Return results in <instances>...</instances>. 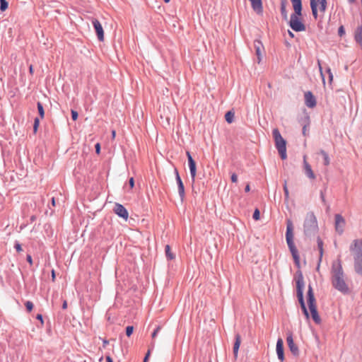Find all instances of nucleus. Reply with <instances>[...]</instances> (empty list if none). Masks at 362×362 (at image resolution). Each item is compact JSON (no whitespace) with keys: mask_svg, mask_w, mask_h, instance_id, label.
<instances>
[{"mask_svg":"<svg viewBox=\"0 0 362 362\" xmlns=\"http://www.w3.org/2000/svg\"><path fill=\"white\" fill-rule=\"evenodd\" d=\"M331 274L332 286L339 291L347 293L349 287L344 280V274L339 260L332 263Z\"/></svg>","mask_w":362,"mask_h":362,"instance_id":"obj_1","label":"nucleus"},{"mask_svg":"<svg viewBox=\"0 0 362 362\" xmlns=\"http://www.w3.org/2000/svg\"><path fill=\"white\" fill-rule=\"evenodd\" d=\"M291 1L293 4L295 13L291 16L289 25L291 28L296 32L304 31L305 30V26L301 22L300 18L302 11L301 0H291Z\"/></svg>","mask_w":362,"mask_h":362,"instance_id":"obj_2","label":"nucleus"},{"mask_svg":"<svg viewBox=\"0 0 362 362\" xmlns=\"http://www.w3.org/2000/svg\"><path fill=\"white\" fill-rule=\"evenodd\" d=\"M350 251L354 259V269L362 276V239L354 240L350 245Z\"/></svg>","mask_w":362,"mask_h":362,"instance_id":"obj_3","label":"nucleus"},{"mask_svg":"<svg viewBox=\"0 0 362 362\" xmlns=\"http://www.w3.org/2000/svg\"><path fill=\"white\" fill-rule=\"evenodd\" d=\"M286 243L288 244V248L296 264L299 267L300 266V257L298 255V250L295 246L293 242V223L290 220L287 221V226H286Z\"/></svg>","mask_w":362,"mask_h":362,"instance_id":"obj_4","label":"nucleus"},{"mask_svg":"<svg viewBox=\"0 0 362 362\" xmlns=\"http://www.w3.org/2000/svg\"><path fill=\"white\" fill-rule=\"evenodd\" d=\"M295 280L296 282V290H297V297L298 301L300 304V307L303 310V312L306 317L307 319L309 318V313L305 307V304L303 299V288H304V279L302 273L300 272H298L296 275Z\"/></svg>","mask_w":362,"mask_h":362,"instance_id":"obj_5","label":"nucleus"},{"mask_svg":"<svg viewBox=\"0 0 362 362\" xmlns=\"http://www.w3.org/2000/svg\"><path fill=\"white\" fill-rule=\"evenodd\" d=\"M307 303L309 307V310L311 313V316L313 320L315 323L320 324L321 322V319L318 315V312L317 310L316 300L314 296V293L313 291V288L310 285L308 286V291L307 293Z\"/></svg>","mask_w":362,"mask_h":362,"instance_id":"obj_6","label":"nucleus"},{"mask_svg":"<svg viewBox=\"0 0 362 362\" xmlns=\"http://www.w3.org/2000/svg\"><path fill=\"white\" fill-rule=\"evenodd\" d=\"M272 134L274 139L276 148H277L281 159H286L287 154L286 140L281 136L278 129H273Z\"/></svg>","mask_w":362,"mask_h":362,"instance_id":"obj_7","label":"nucleus"},{"mask_svg":"<svg viewBox=\"0 0 362 362\" xmlns=\"http://www.w3.org/2000/svg\"><path fill=\"white\" fill-rule=\"evenodd\" d=\"M303 227L304 233L306 235H310L317 231L318 226L317 218L313 212L307 213Z\"/></svg>","mask_w":362,"mask_h":362,"instance_id":"obj_8","label":"nucleus"},{"mask_svg":"<svg viewBox=\"0 0 362 362\" xmlns=\"http://www.w3.org/2000/svg\"><path fill=\"white\" fill-rule=\"evenodd\" d=\"M188 160V165L190 170V175L192 177V183H194L195 178L197 175V167H196V163L194 160L192 158L190 153L189 151H187L186 153Z\"/></svg>","mask_w":362,"mask_h":362,"instance_id":"obj_9","label":"nucleus"},{"mask_svg":"<svg viewBox=\"0 0 362 362\" xmlns=\"http://www.w3.org/2000/svg\"><path fill=\"white\" fill-rule=\"evenodd\" d=\"M92 23L94 27V29L95 30L98 39L100 42H103L105 37H104V30L103 28V26L100 21L96 18L92 19Z\"/></svg>","mask_w":362,"mask_h":362,"instance_id":"obj_10","label":"nucleus"},{"mask_svg":"<svg viewBox=\"0 0 362 362\" xmlns=\"http://www.w3.org/2000/svg\"><path fill=\"white\" fill-rule=\"evenodd\" d=\"M286 342L288 344V346L291 351V352L294 356H298L299 354V350L298 346L294 343L292 333H288L286 338Z\"/></svg>","mask_w":362,"mask_h":362,"instance_id":"obj_11","label":"nucleus"},{"mask_svg":"<svg viewBox=\"0 0 362 362\" xmlns=\"http://www.w3.org/2000/svg\"><path fill=\"white\" fill-rule=\"evenodd\" d=\"M115 213L119 217L123 218L124 220H127L129 217V213L127 210L120 204H115L114 207Z\"/></svg>","mask_w":362,"mask_h":362,"instance_id":"obj_12","label":"nucleus"},{"mask_svg":"<svg viewBox=\"0 0 362 362\" xmlns=\"http://www.w3.org/2000/svg\"><path fill=\"white\" fill-rule=\"evenodd\" d=\"M254 47L257 57V63L259 64L264 53V47L262 42L259 40H255L254 41Z\"/></svg>","mask_w":362,"mask_h":362,"instance_id":"obj_13","label":"nucleus"},{"mask_svg":"<svg viewBox=\"0 0 362 362\" xmlns=\"http://www.w3.org/2000/svg\"><path fill=\"white\" fill-rule=\"evenodd\" d=\"M344 226V218L340 214L335 215V229L339 234L343 233Z\"/></svg>","mask_w":362,"mask_h":362,"instance_id":"obj_14","label":"nucleus"},{"mask_svg":"<svg viewBox=\"0 0 362 362\" xmlns=\"http://www.w3.org/2000/svg\"><path fill=\"white\" fill-rule=\"evenodd\" d=\"M251 3V6L253 11L257 15H262L263 13V6L262 0H249Z\"/></svg>","mask_w":362,"mask_h":362,"instance_id":"obj_15","label":"nucleus"},{"mask_svg":"<svg viewBox=\"0 0 362 362\" xmlns=\"http://www.w3.org/2000/svg\"><path fill=\"white\" fill-rule=\"evenodd\" d=\"M305 105L310 108H313L316 105L315 98L310 91L305 93Z\"/></svg>","mask_w":362,"mask_h":362,"instance_id":"obj_16","label":"nucleus"},{"mask_svg":"<svg viewBox=\"0 0 362 362\" xmlns=\"http://www.w3.org/2000/svg\"><path fill=\"white\" fill-rule=\"evenodd\" d=\"M276 350L278 358L281 361V362H283L284 360V341L281 338L277 340Z\"/></svg>","mask_w":362,"mask_h":362,"instance_id":"obj_17","label":"nucleus"},{"mask_svg":"<svg viewBox=\"0 0 362 362\" xmlns=\"http://www.w3.org/2000/svg\"><path fill=\"white\" fill-rule=\"evenodd\" d=\"M175 175L176 181L178 187V192L180 196L181 200L182 201L185 197V187L177 170H175Z\"/></svg>","mask_w":362,"mask_h":362,"instance_id":"obj_18","label":"nucleus"},{"mask_svg":"<svg viewBox=\"0 0 362 362\" xmlns=\"http://www.w3.org/2000/svg\"><path fill=\"white\" fill-rule=\"evenodd\" d=\"M303 165H304V169H305V173L306 175L309 178L314 180L315 178V175L311 168L310 165L306 160V156H303Z\"/></svg>","mask_w":362,"mask_h":362,"instance_id":"obj_19","label":"nucleus"},{"mask_svg":"<svg viewBox=\"0 0 362 362\" xmlns=\"http://www.w3.org/2000/svg\"><path fill=\"white\" fill-rule=\"evenodd\" d=\"M235 343L233 345V355L234 358L236 360L238 355V350L241 344V337L239 334H236L235 337Z\"/></svg>","mask_w":362,"mask_h":362,"instance_id":"obj_20","label":"nucleus"},{"mask_svg":"<svg viewBox=\"0 0 362 362\" xmlns=\"http://www.w3.org/2000/svg\"><path fill=\"white\" fill-rule=\"evenodd\" d=\"M355 40L362 47V25L358 27L356 30Z\"/></svg>","mask_w":362,"mask_h":362,"instance_id":"obj_21","label":"nucleus"},{"mask_svg":"<svg viewBox=\"0 0 362 362\" xmlns=\"http://www.w3.org/2000/svg\"><path fill=\"white\" fill-rule=\"evenodd\" d=\"M286 0H281V13L285 20L288 19V12L286 10Z\"/></svg>","mask_w":362,"mask_h":362,"instance_id":"obj_22","label":"nucleus"},{"mask_svg":"<svg viewBox=\"0 0 362 362\" xmlns=\"http://www.w3.org/2000/svg\"><path fill=\"white\" fill-rule=\"evenodd\" d=\"M317 7L318 6L319 11L321 13H324L326 10L327 7V1L326 0H317Z\"/></svg>","mask_w":362,"mask_h":362,"instance_id":"obj_23","label":"nucleus"},{"mask_svg":"<svg viewBox=\"0 0 362 362\" xmlns=\"http://www.w3.org/2000/svg\"><path fill=\"white\" fill-rule=\"evenodd\" d=\"M310 6L312 9V13L315 19L317 18V2L316 0H310Z\"/></svg>","mask_w":362,"mask_h":362,"instance_id":"obj_24","label":"nucleus"},{"mask_svg":"<svg viewBox=\"0 0 362 362\" xmlns=\"http://www.w3.org/2000/svg\"><path fill=\"white\" fill-rule=\"evenodd\" d=\"M320 153L323 156L324 164L325 165H329L330 163V160L328 154L324 150H320Z\"/></svg>","mask_w":362,"mask_h":362,"instance_id":"obj_25","label":"nucleus"},{"mask_svg":"<svg viewBox=\"0 0 362 362\" xmlns=\"http://www.w3.org/2000/svg\"><path fill=\"white\" fill-rule=\"evenodd\" d=\"M165 255H166V257H168V259H174L175 256L173 254V252H171L170 245H165Z\"/></svg>","mask_w":362,"mask_h":362,"instance_id":"obj_26","label":"nucleus"},{"mask_svg":"<svg viewBox=\"0 0 362 362\" xmlns=\"http://www.w3.org/2000/svg\"><path fill=\"white\" fill-rule=\"evenodd\" d=\"M317 246H318V249H319V252H320V257L321 259L322 257V255H323V242L320 238H317Z\"/></svg>","mask_w":362,"mask_h":362,"instance_id":"obj_27","label":"nucleus"},{"mask_svg":"<svg viewBox=\"0 0 362 362\" xmlns=\"http://www.w3.org/2000/svg\"><path fill=\"white\" fill-rule=\"evenodd\" d=\"M225 119L228 123H232L234 119V113L231 111H228L225 115Z\"/></svg>","mask_w":362,"mask_h":362,"instance_id":"obj_28","label":"nucleus"},{"mask_svg":"<svg viewBox=\"0 0 362 362\" xmlns=\"http://www.w3.org/2000/svg\"><path fill=\"white\" fill-rule=\"evenodd\" d=\"M37 110L41 119H43L45 117V111L42 103L40 102L37 103Z\"/></svg>","mask_w":362,"mask_h":362,"instance_id":"obj_29","label":"nucleus"},{"mask_svg":"<svg viewBox=\"0 0 362 362\" xmlns=\"http://www.w3.org/2000/svg\"><path fill=\"white\" fill-rule=\"evenodd\" d=\"M8 2L6 0H0V9L1 11H4L7 9L8 8Z\"/></svg>","mask_w":362,"mask_h":362,"instance_id":"obj_30","label":"nucleus"},{"mask_svg":"<svg viewBox=\"0 0 362 362\" xmlns=\"http://www.w3.org/2000/svg\"><path fill=\"white\" fill-rule=\"evenodd\" d=\"M40 125V120L38 118H35L34 121V125H33V132L35 134L37 131V129Z\"/></svg>","mask_w":362,"mask_h":362,"instance_id":"obj_31","label":"nucleus"},{"mask_svg":"<svg viewBox=\"0 0 362 362\" xmlns=\"http://www.w3.org/2000/svg\"><path fill=\"white\" fill-rule=\"evenodd\" d=\"M134 331V327L133 326H128L126 328V334L127 337H130Z\"/></svg>","mask_w":362,"mask_h":362,"instance_id":"obj_32","label":"nucleus"},{"mask_svg":"<svg viewBox=\"0 0 362 362\" xmlns=\"http://www.w3.org/2000/svg\"><path fill=\"white\" fill-rule=\"evenodd\" d=\"M25 305L26 309L28 310V312H30L33 310V304L30 301H27L25 303Z\"/></svg>","mask_w":362,"mask_h":362,"instance_id":"obj_33","label":"nucleus"},{"mask_svg":"<svg viewBox=\"0 0 362 362\" xmlns=\"http://www.w3.org/2000/svg\"><path fill=\"white\" fill-rule=\"evenodd\" d=\"M260 218V213L259 209H256L253 214V218L256 221L259 220Z\"/></svg>","mask_w":362,"mask_h":362,"instance_id":"obj_34","label":"nucleus"},{"mask_svg":"<svg viewBox=\"0 0 362 362\" xmlns=\"http://www.w3.org/2000/svg\"><path fill=\"white\" fill-rule=\"evenodd\" d=\"M284 194H285V197L286 199H288V197H289V192H288V189L287 187L286 182H285L284 185Z\"/></svg>","mask_w":362,"mask_h":362,"instance_id":"obj_35","label":"nucleus"},{"mask_svg":"<svg viewBox=\"0 0 362 362\" xmlns=\"http://www.w3.org/2000/svg\"><path fill=\"white\" fill-rule=\"evenodd\" d=\"M160 329H161L160 326H158L156 327V329L154 330V332L151 334L152 338L154 339L157 336V334H158V332L160 330Z\"/></svg>","mask_w":362,"mask_h":362,"instance_id":"obj_36","label":"nucleus"},{"mask_svg":"<svg viewBox=\"0 0 362 362\" xmlns=\"http://www.w3.org/2000/svg\"><path fill=\"white\" fill-rule=\"evenodd\" d=\"M71 117L73 120L76 121L78 118V112L74 110H71Z\"/></svg>","mask_w":362,"mask_h":362,"instance_id":"obj_37","label":"nucleus"},{"mask_svg":"<svg viewBox=\"0 0 362 362\" xmlns=\"http://www.w3.org/2000/svg\"><path fill=\"white\" fill-rule=\"evenodd\" d=\"M231 181L233 182H238V176L235 173H233L231 175Z\"/></svg>","mask_w":362,"mask_h":362,"instance_id":"obj_38","label":"nucleus"},{"mask_svg":"<svg viewBox=\"0 0 362 362\" xmlns=\"http://www.w3.org/2000/svg\"><path fill=\"white\" fill-rule=\"evenodd\" d=\"M129 184L130 186V188L132 189L134 187V180L133 177H131L129 180Z\"/></svg>","mask_w":362,"mask_h":362,"instance_id":"obj_39","label":"nucleus"},{"mask_svg":"<svg viewBox=\"0 0 362 362\" xmlns=\"http://www.w3.org/2000/svg\"><path fill=\"white\" fill-rule=\"evenodd\" d=\"M95 152H96V153H97V154H99V153H100V144H99V143H97V144H95Z\"/></svg>","mask_w":362,"mask_h":362,"instance_id":"obj_40","label":"nucleus"},{"mask_svg":"<svg viewBox=\"0 0 362 362\" xmlns=\"http://www.w3.org/2000/svg\"><path fill=\"white\" fill-rule=\"evenodd\" d=\"M345 31H344V28L343 26H340L339 28V35L340 36H342L344 34Z\"/></svg>","mask_w":362,"mask_h":362,"instance_id":"obj_41","label":"nucleus"},{"mask_svg":"<svg viewBox=\"0 0 362 362\" xmlns=\"http://www.w3.org/2000/svg\"><path fill=\"white\" fill-rule=\"evenodd\" d=\"M15 248L18 252H21L23 250L21 245L19 243H16Z\"/></svg>","mask_w":362,"mask_h":362,"instance_id":"obj_42","label":"nucleus"},{"mask_svg":"<svg viewBox=\"0 0 362 362\" xmlns=\"http://www.w3.org/2000/svg\"><path fill=\"white\" fill-rule=\"evenodd\" d=\"M308 126H309V124L308 123L307 124H304V126L303 127V134L304 136L306 135L307 128H308Z\"/></svg>","mask_w":362,"mask_h":362,"instance_id":"obj_43","label":"nucleus"},{"mask_svg":"<svg viewBox=\"0 0 362 362\" xmlns=\"http://www.w3.org/2000/svg\"><path fill=\"white\" fill-rule=\"evenodd\" d=\"M150 354H151V350L149 349L147 351L146 354V356H145V358L144 359V362H147L148 361V357H149Z\"/></svg>","mask_w":362,"mask_h":362,"instance_id":"obj_44","label":"nucleus"},{"mask_svg":"<svg viewBox=\"0 0 362 362\" xmlns=\"http://www.w3.org/2000/svg\"><path fill=\"white\" fill-rule=\"evenodd\" d=\"M27 261L29 262V264H30V265H32V264H33V259H32L31 255H27Z\"/></svg>","mask_w":362,"mask_h":362,"instance_id":"obj_45","label":"nucleus"},{"mask_svg":"<svg viewBox=\"0 0 362 362\" xmlns=\"http://www.w3.org/2000/svg\"><path fill=\"white\" fill-rule=\"evenodd\" d=\"M36 318L37 320H39L40 322H41V324L43 325L44 323V321H43V319H42V315L41 314H38L36 317Z\"/></svg>","mask_w":362,"mask_h":362,"instance_id":"obj_46","label":"nucleus"},{"mask_svg":"<svg viewBox=\"0 0 362 362\" xmlns=\"http://www.w3.org/2000/svg\"><path fill=\"white\" fill-rule=\"evenodd\" d=\"M327 72H328V74H329V80H330V81H332V79H333V75H332V72H331L330 69H328Z\"/></svg>","mask_w":362,"mask_h":362,"instance_id":"obj_47","label":"nucleus"},{"mask_svg":"<svg viewBox=\"0 0 362 362\" xmlns=\"http://www.w3.org/2000/svg\"><path fill=\"white\" fill-rule=\"evenodd\" d=\"M52 281H55V272L54 269L52 270Z\"/></svg>","mask_w":362,"mask_h":362,"instance_id":"obj_48","label":"nucleus"},{"mask_svg":"<svg viewBox=\"0 0 362 362\" xmlns=\"http://www.w3.org/2000/svg\"><path fill=\"white\" fill-rule=\"evenodd\" d=\"M62 308H63L64 310H65V309H66V308H67V302H66V300H64V303H63V304H62Z\"/></svg>","mask_w":362,"mask_h":362,"instance_id":"obj_49","label":"nucleus"},{"mask_svg":"<svg viewBox=\"0 0 362 362\" xmlns=\"http://www.w3.org/2000/svg\"><path fill=\"white\" fill-rule=\"evenodd\" d=\"M245 192H250V185H249V184H247V185L245 186Z\"/></svg>","mask_w":362,"mask_h":362,"instance_id":"obj_50","label":"nucleus"},{"mask_svg":"<svg viewBox=\"0 0 362 362\" xmlns=\"http://www.w3.org/2000/svg\"><path fill=\"white\" fill-rule=\"evenodd\" d=\"M106 361H107V362H113L112 358L110 356H107L106 357Z\"/></svg>","mask_w":362,"mask_h":362,"instance_id":"obj_51","label":"nucleus"},{"mask_svg":"<svg viewBox=\"0 0 362 362\" xmlns=\"http://www.w3.org/2000/svg\"><path fill=\"white\" fill-rule=\"evenodd\" d=\"M29 71L31 74H33V65H30V67H29Z\"/></svg>","mask_w":362,"mask_h":362,"instance_id":"obj_52","label":"nucleus"},{"mask_svg":"<svg viewBox=\"0 0 362 362\" xmlns=\"http://www.w3.org/2000/svg\"><path fill=\"white\" fill-rule=\"evenodd\" d=\"M115 136H116V132L115 130H112V139H115Z\"/></svg>","mask_w":362,"mask_h":362,"instance_id":"obj_53","label":"nucleus"},{"mask_svg":"<svg viewBox=\"0 0 362 362\" xmlns=\"http://www.w3.org/2000/svg\"><path fill=\"white\" fill-rule=\"evenodd\" d=\"M108 344V341L105 339L103 340V346H105Z\"/></svg>","mask_w":362,"mask_h":362,"instance_id":"obj_54","label":"nucleus"},{"mask_svg":"<svg viewBox=\"0 0 362 362\" xmlns=\"http://www.w3.org/2000/svg\"><path fill=\"white\" fill-rule=\"evenodd\" d=\"M52 204L53 206H55V199H54V198H52Z\"/></svg>","mask_w":362,"mask_h":362,"instance_id":"obj_55","label":"nucleus"},{"mask_svg":"<svg viewBox=\"0 0 362 362\" xmlns=\"http://www.w3.org/2000/svg\"><path fill=\"white\" fill-rule=\"evenodd\" d=\"M288 35H289L291 37H293V36H294V35H293V33H292V32H291V31H289V30H288Z\"/></svg>","mask_w":362,"mask_h":362,"instance_id":"obj_56","label":"nucleus"},{"mask_svg":"<svg viewBox=\"0 0 362 362\" xmlns=\"http://www.w3.org/2000/svg\"><path fill=\"white\" fill-rule=\"evenodd\" d=\"M356 0H348V1L350 3V4H353L354 2H356Z\"/></svg>","mask_w":362,"mask_h":362,"instance_id":"obj_57","label":"nucleus"},{"mask_svg":"<svg viewBox=\"0 0 362 362\" xmlns=\"http://www.w3.org/2000/svg\"><path fill=\"white\" fill-rule=\"evenodd\" d=\"M321 197H322V201L325 202V196L323 195L322 193L321 194Z\"/></svg>","mask_w":362,"mask_h":362,"instance_id":"obj_58","label":"nucleus"},{"mask_svg":"<svg viewBox=\"0 0 362 362\" xmlns=\"http://www.w3.org/2000/svg\"><path fill=\"white\" fill-rule=\"evenodd\" d=\"M318 64H319V66H320V72L322 73V68H321V66H320V62H319Z\"/></svg>","mask_w":362,"mask_h":362,"instance_id":"obj_59","label":"nucleus"},{"mask_svg":"<svg viewBox=\"0 0 362 362\" xmlns=\"http://www.w3.org/2000/svg\"><path fill=\"white\" fill-rule=\"evenodd\" d=\"M170 0H164V1H165V3H168V2H170Z\"/></svg>","mask_w":362,"mask_h":362,"instance_id":"obj_60","label":"nucleus"},{"mask_svg":"<svg viewBox=\"0 0 362 362\" xmlns=\"http://www.w3.org/2000/svg\"><path fill=\"white\" fill-rule=\"evenodd\" d=\"M209 362H211V361H209Z\"/></svg>","mask_w":362,"mask_h":362,"instance_id":"obj_61","label":"nucleus"}]
</instances>
